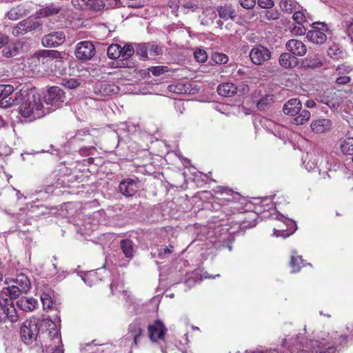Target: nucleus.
I'll list each match as a JSON object with an SVG mask.
<instances>
[{
    "instance_id": "nucleus-1",
    "label": "nucleus",
    "mask_w": 353,
    "mask_h": 353,
    "mask_svg": "<svg viewBox=\"0 0 353 353\" xmlns=\"http://www.w3.org/2000/svg\"><path fill=\"white\" fill-rule=\"evenodd\" d=\"M59 57L60 52L57 50H43L32 57L30 64L37 72H46L51 68L54 59Z\"/></svg>"
},
{
    "instance_id": "nucleus-2",
    "label": "nucleus",
    "mask_w": 353,
    "mask_h": 353,
    "mask_svg": "<svg viewBox=\"0 0 353 353\" xmlns=\"http://www.w3.org/2000/svg\"><path fill=\"white\" fill-rule=\"evenodd\" d=\"M43 103L40 98L35 95L28 96L27 99L23 101L19 107V113L23 117L28 118L30 120H35L44 115L42 110Z\"/></svg>"
},
{
    "instance_id": "nucleus-3",
    "label": "nucleus",
    "mask_w": 353,
    "mask_h": 353,
    "mask_svg": "<svg viewBox=\"0 0 353 353\" xmlns=\"http://www.w3.org/2000/svg\"><path fill=\"white\" fill-rule=\"evenodd\" d=\"M41 329H42L41 320L34 317L26 319L20 328L21 340L26 345L33 343L37 341Z\"/></svg>"
},
{
    "instance_id": "nucleus-4",
    "label": "nucleus",
    "mask_w": 353,
    "mask_h": 353,
    "mask_svg": "<svg viewBox=\"0 0 353 353\" xmlns=\"http://www.w3.org/2000/svg\"><path fill=\"white\" fill-rule=\"evenodd\" d=\"M302 103L299 99H288V123L296 125H302L310 118V112L307 110H301Z\"/></svg>"
},
{
    "instance_id": "nucleus-5",
    "label": "nucleus",
    "mask_w": 353,
    "mask_h": 353,
    "mask_svg": "<svg viewBox=\"0 0 353 353\" xmlns=\"http://www.w3.org/2000/svg\"><path fill=\"white\" fill-rule=\"evenodd\" d=\"M312 30H309L306 34L307 40L313 43L322 45L327 40L325 32H329L328 26L325 22L316 21L310 25Z\"/></svg>"
},
{
    "instance_id": "nucleus-6",
    "label": "nucleus",
    "mask_w": 353,
    "mask_h": 353,
    "mask_svg": "<svg viewBox=\"0 0 353 353\" xmlns=\"http://www.w3.org/2000/svg\"><path fill=\"white\" fill-rule=\"evenodd\" d=\"M307 51L306 46L297 39L288 40V68L296 65V57L303 56Z\"/></svg>"
},
{
    "instance_id": "nucleus-7",
    "label": "nucleus",
    "mask_w": 353,
    "mask_h": 353,
    "mask_svg": "<svg viewBox=\"0 0 353 353\" xmlns=\"http://www.w3.org/2000/svg\"><path fill=\"white\" fill-rule=\"evenodd\" d=\"M0 323H6L8 320L12 323L19 321V316L12 300L5 299L2 303L0 301Z\"/></svg>"
},
{
    "instance_id": "nucleus-8",
    "label": "nucleus",
    "mask_w": 353,
    "mask_h": 353,
    "mask_svg": "<svg viewBox=\"0 0 353 353\" xmlns=\"http://www.w3.org/2000/svg\"><path fill=\"white\" fill-rule=\"evenodd\" d=\"M44 100L47 104L55 108H61L66 100L65 92L58 86H52L48 89L44 95Z\"/></svg>"
},
{
    "instance_id": "nucleus-9",
    "label": "nucleus",
    "mask_w": 353,
    "mask_h": 353,
    "mask_svg": "<svg viewBox=\"0 0 353 353\" xmlns=\"http://www.w3.org/2000/svg\"><path fill=\"white\" fill-rule=\"evenodd\" d=\"M134 48L132 44H125L123 47L117 43H112L108 48L107 55L111 59H118L119 57H132Z\"/></svg>"
},
{
    "instance_id": "nucleus-10",
    "label": "nucleus",
    "mask_w": 353,
    "mask_h": 353,
    "mask_svg": "<svg viewBox=\"0 0 353 353\" xmlns=\"http://www.w3.org/2000/svg\"><path fill=\"white\" fill-rule=\"evenodd\" d=\"M167 331L168 329L159 319L155 320L153 323L150 324L148 327V337L153 343L158 341H164Z\"/></svg>"
},
{
    "instance_id": "nucleus-11",
    "label": "nucleus",
    "mask_w": 353,
    "mask_h": 353,
    "mask_svg": "<svg viewBox=\"0 0 353 353\" xmlns=\"http://www.w3.org/2000/svg\"><path fill=\"white\" fill-rule=\"evenodd\" d=\"M95 54V48L94 45L88 41H81L76 46V57L81 61H86L90 60Z\"/></svg>"
},
{
    "instance_id": "nucleus-12",
    "label": "nucleus",
    "mask_w": 353,
    "mask_h": 353,
    "mask_svg": "<svg viewBox=\"0 0 353 353\" xmlns=\"http://www.w3.org/2000/svg\"><path fill=\"white\" fill-rule=\"evenodd\" d=\"M17 93L14 94V87L12 85L0 84V105L8 108L15 104Z\"/></svg>"
},
{
    "instance_id": "nucleus-13",
    "label": "nucleus",
    "mask_w": 353,
    "mask_h": 353,
    "mask_svg": "<svg viewBox=\"0 0 353 353\" xmlns=\"http://www.w3.org/2000/svg\"><path fill=\"white\" fill-rule=\"evenodd\" d=\"M250 57L254 64L261 65L270 59L271 52L267 48L257 46L251 50Z\"/></svg>"
},
{
    "instance_id": "nucleus-14",
    "label": "nucleus",
    "mask_w": 353,
    "mask_h": 353,
    "mask_svg": "<svg viewBox=\"0 0 353 353\" xmlns=\"http://www.w3.org/2000/svg\"><path fill=\"white\" fill-rule=\"evenodd\" d=\"M65 36L63 32H54L45 35L41 40L42 45L47 48H57L64 43Z\"/></svg>"
},
{
    "instance_id": "nucleus-15",
    "label": "nucleus",
    "mask_w": 353,
    "mask_h": 353,
    "mask_svg": "<svg viewBox=\"0 0 353 353\" xmlns=\"http://www.w3.org/2000/svg\"><path fill=\"white\" fill-rule=\"evenodd\" d=\"M293 14L292 19L294 25H301L306 21V17L303 12V8L295 1L288 0V14Z\"/></svg>"
},
{
    "instance_id": "nucleus-16",
    "label": "nucleus",
    "mask_w": 353,
    "mask_h": 353,
    "mask_svg": "<svg viewBox=\"0 0 353 353\" xmlns=\"http://www.w3.org/2000/svg\"><path fill=\"white\" fill-rule=\"evenodd\" d=\"M219 196H216L217 202L225 208L234 199H241V195L226 187H220Z\"/></svg>"
},
{
    "instance_id": "nucleus-17",
    "label": "nucleus",
    "mask_w": 353,
    "mask_h": 353,
    "mask_svg": "<svg viewBox=\"0 0 353 353\" xmlns=\"http://www.w3.org/2000/svg\"><path fill=\"white\" fill-rule=\"evenodd\" d=\"M41 24L31 19H26L21 21L13 28L12 34L14 36L23 35L26 33L39 28Z\"/></svg>"
},
{
    "instance_id": "nucleus-18",
    "label": "nucleus",
    "mask_w": 353,
    "mask_h": 353,
    "mask_svg": "<svg viewBox=\"0 0 353 353\" xmlns=\"http://www.w3.org/2000/svg\"><path fill=\"white\" fill-rule=\"evenodd\" d=\"M128 335L129 338L133 340L131 343V348L137 347L140 339L143 336V330L141 324L137 322L130 323L128 327Z\"/></svg>"
},
{
    "instance_id": "nucleus-19",
    "label": "nucleus",
    "mask_w": 353,
    "mask_h": 353,
    "mask_svg": "<svg viewBox=\"0 0 353 353\" xmlns=\"http://www.w3.org/2000/svg\"><path fill=\"white\" fill-rule=\"evenodd\" d=\"M120 192L126 196H133L137 191V182L132 179H125L119 185Z\"/></svg>"
},
{
    "instance_id": "nucleus-20",
    "label": "nucleus",
    "mask_w": 353,
    "mask_h": 353,
    "mask_svg": "<svg viewBox=\"0 0 353 353\" xmlns=\"http://www.w3.org/2000/svg\"><path fill=\"white\" fill-rule=\"evenodd\" d=\"M245 204V199L241 196V199H234L223 210L227 214L241 213L244 210Z\"/></svg>"
},
{
    "instance_id": "nucleus-21",
    "label": "nucleus",
    "mask_w": 353,
    "mask_h": 353,
    "mask_svg": "<svg viewBox=\"0 0 353 353\" xmlns=\"http://www.w3.org/2000/svg\"><path fill=\"white\" fill-rule=\"evenodd\" d=\"M332 124L331 120L328 119H318L312 122L310 127L314 132L321 134L329 131Z\"/></svg>"
},
{
    "instance_id": "nucleus-22",
    "label": "nucleus",
    "mask_w": 353,
    "mask_h": 353,
    "mask_svg": "<svg viewBox=\"0 0 353 353\" xmlns=\"http://www.w3.org/2000/svg\"><path fill=\"white\" fill-rule=\"evenodd\" d=\"M41 327L42 329L46 328L49 331L48 334L52 339H57L58 340L57 343H61V334L53 321L48 319H43L41 320Z\"/></svg>"
},
{
    "instance_id": "nucleus-23",
    "label": "nucleus",
    "mask_w": 353,
    "mask_h": 353,
    "mask_svg": "<svg viewBox=\"0 0 353 353\" xmlns=\"http://www.w3.org/2000/svg\"><path fill=\"white\" fill-rule=\"evenodd\" d=\"M307 343V341L304 338L303 335L299 334L296 335V338H292L290 342L291 345L296 347L295 349H290V347L288 346V351H290V353H303L304 350L303 348L306 346Z\"/></svg>"
},
{
    "instance_id": "nucleus-24",
    "label": "nucleus",
    "mask_w": 353,
    "mask_h": 353,
    "mask_svg": "<svg viewBox=\"0 0 353 353\" xmlns=\"http://www.w3.org/2000/svg\"><path fill=\"white\" fill-rule=\"evenodd\" d=\"M216 90L220 96L230 97L236 94L238 88L232 83H223L217 87Z\"/></svg>"
},
{
    "instance_id": "nucleus-25",
    "label": "nucleus",
    "mask_w": 353,
    "mask_h": 353,
    "mask_svg": "<svg viewBox=\"0 0 353 353\" xmlns=\"http://www.w3.org/2000/svg\"><path fill=\"white\" fill-rule=\"evenodd\" d=\"M216 12L219 17L225 21L230 19H234L235 17V10L231 4H225L223 6H217Z\"/></svg>"
},
{
    "instance_id": "nucleus-26",
    "label": "nucleus",
    "mask_w": 353,
    "mask_h": 353,
    "mask_svg": "<svg viewBox=\"0 0 353 353\" xmlns=\"http://www.w3.org/2000/svg\"><path fill=\"white\" fill-rule=\"evenodd\" d=\"M37 301L33 298L21 297L17 302V306L25 312H32L36 308Z\"/></svg>"
},
{
    "instance_id": "nucleus-27",
    "label": "nucleus",
    "mask_w": 353,
    "mask_h": 353,
    "mask_svg": "<svg viewBox=\"0 0 353 353\" xmlns=\"http://www.w3.org/2000/svg\"><path fill=\"white\" fill-rule=\"evenodd\" d=\"M327 55L334 60L344 59L346 56V52L338 44H334L327 49Z\"/></svg>"
},
{
    "instance_id": "nucleus-28",
    "label": "nucleus",
    "mask_w": 353,
    "mask_h": 353,
    "mask_svg": "<svg viewBox=\"0 0 353 353\" xmlns=\"http://www.w3.org/2000/svg\"><path fill=\"white\" fill-rule=\"evenodd\" d=\"M340 149L343 155L353 157V137L341 139Z\"/></svg>"
},
{
    "instance_id": "nucleus-29",
    "label": "nucleus",
    "mask_w": 353,
    "mask_h": 353,
    "mask_svg": "<svg viewBox=\"0 0 353 353\" xmlns=\"http://www.w3.org/2000/svg\"><path fill=\"white\" fill-rule=\"evenodd\" d=\"M97 88H99V92L103 96H110L117 94L119 92V88L113 83H101Z\"/></svg>"
},
{
    "instance_id": "nucleus-30",
    "label": "nucleus",
    "mask_w": 353,
    "mask_h": 353,
    "mask_svg": "<svg viewBox=\"0 0 353 353\" xmlns=\"http://www.w3.org/2000/svg\"><path fill=\"white\" fill-rule=\"evenodd\" d=\"M13 283L17 285L19 290L23 291L24 293L27 292L31 287V283L28 277L22 273L17 276L16 279L13 280Z\"/></svg>"
},
{
    "instance_id": "nucleus-31",
    "label": "nucleus",
    "mask_w": 353,
    "mask_h": 353,
    "mask_svg": "<svg viewBox=\"0 0 353 353\" xmlns=\"http://www.w3.org/2000/svg\"><path fill=\"white\" fill-rule=\"evenodd\" d=\"M121 249L125 257L132 259L134 256V243L131 239H125L120 241Z\"/></svg>"
},
{
    "instance_id": "nucleus-32",
    "label": "nucleus",
    "mask_w": 353,
    "mask_h": 353,
    "mask_svg": "<svg viewBox=\"0 0 353 353\" xmlns=\"http://www.w3.org/2000/svg\"><path fill=\"white\" fill-rule=\"evenodd\" d=\"M83 280L90 287L97 285L101 281V279L99 277V273L96 271H90L85 274Z\"/></svg>"
},
{
    "instance_id": "nucleus-33",
    "label": "nucleus",
    "mask_w": 353,
    "mask_h": 353,
    "mask_svg": "<svg viewBox=\"0 0 353 353\" xmlns=\"http://www.w3.org/2000/svg\"><path fill=\"white\" fill-rule=\"evenodd\" d=\"M132 57H121V59L117 60L115 63L116 68H128L132 69L135 71V68H137L136 61L131 59Z\"/></svg>"
},
{
    "instance_id": "nucleus-34",
    "label": "nucleus",
    "mask_w": 353,
    "mask_h": 353,
    "mask_svg": "<svg viewBox=\"0 0 353 353\" xmlns=\"http://www.w3.org/2000/svg\"><path fill=\"white\" fill-rule=\"evenodd\" d=\"M1 293L5 294L6 295H8L10 297V300H12V299L19 297L21 294L24 292L21 291L19 286L13 283V284L10 286L3 288L1 290Z\"/></svg>"
},
{
    "instance_id": "nucleus-35",
    "label": "nucleus",
    "mask_w": 353,
    "mask_h": 353,
    "mask_svg": "<svg viewBox=\"0 0 353 353\" xmlns=\"http://www.w3.org/2000/svg\"><path fill=\"white\" fill-rule=\"evenodd\" d=\"M134 52L142 60L148 59V43H141L135 45Z\"/></svg>"
},
{
    "instance_id": "nucleus-36",
    "label": "nucleus",
    "mask_w": 353,
    "mask_h": 353,
    "mask_svg": "<svg viewBox=\"0 0 353 353\" xmlns=\"http://www.w3.org/2000/svg\"><path fill=\"white\" fill-rule=\"evenodd\" d=\"M274 103V95L272 94H265L257 102L256 106L259 110H263L270 108Z\"/></svg>"
},
{
    "instance_id": "nucleus-37",
    "label": "nucleus",
    "mask_w": 353,
    "mask_h": 353,
    "mask_svg": "<svg viewBox=\"0 0 353 353\" xmlns=\"http://www.w3.org/2000/svg\"><path fill=\"white\" fill-rule=\"evenodd\" d=\"M189 90V88L184 83L176 82L168 86V90L175 94H185Z\"/></svg>"
},
{
    "instance_id": "nucleus-38",
    "label": "nucleus",
    "mask_w": 353,
    "mask_h": 353,
    "mask_svg": "<svg viewBox=\"0 0 353 353\" xmlns=\"http://www.w3.org/2000/svg\"><path fill=\"white\" fill-rule=\"evenodd\" d=\"M296 252L293 251L292 254L291 255V260H290V266L292 268V272H296L300 270L301 266L300 263H303V260L302 259L301 256H296Z\"/></svg>"
},
{
    "instance_id": "nucleus-39",
    "label": "nucleus",
    "mask_w": 353,
    "mask_h": 353,
    "mask_svg": "<svg viewBox=\"0 0 353 353\" xmlns=\"http://www.w3.org/2000/svg\"><path fill=\"white\" fill-rule=\"evenodd\" d=\"M61 10L60 6L50 5L40 10V14L43 17H49L59 13Z\"/></svg>"
},
{
    "instance_id": "nucleus-40",
    "label": "nucleus",
    "mask_w": 353,
    "mask_h": 353,
    "mask_svg": "<svg viewBox=\"0 0 353 353\" xmlns=\"http://www.w3.org/2000/svg\"><path fill=\"white\" fill-rule=\"evenodd\" d=\"M288 29L294 36H301L305 34L306 32V28L303 26V24L297 26H295V24L292 25L290 21H288Z\"/></svg>"
},
{
    "instance_id": "nucleus-41",
    "label": "nucleus",
    "mask_w": 353,
    "mask_h": 353,
    "mask_svg": "<svg viewBox=\"0 0 353 353\" xmlns=\"http://www.w3.org/2000/svg\"><path fill=\"white\" fill-rule=\"evenodd\" d=\"M148 70L155 77H159L169 71L168 67L165 65L152 66Z\"/></svg>"
},
{
    "instance_id": "nucleus-42",
    "label": "nucleus",
    "mask_w": 353,
    "mask_h": 353,
    "mask_svg": "<svg viewBox=\"0 0 353 353\" xmlns=\"http://www.w3.org/2000/svg\"><path fill=\"white\" fill-rule=\"evenodd\" d=\"M88 8L86 10L99 11L103 9L105 6L102 0H90L88 1Z\"/></svg>"
},
{
    "instance_id": "nucleus-43",
    "label": "nucleus",
    "mask_w": 353,
    "mask_h": 353,
    "mask_svg": "<svg viewBox=\"0 0 353 353\" xmlns=\"http://www.w3.org/2000/svg\"><path fill=\"white\" fill-rule=\"evenodd\" d=\"M195 60L199 63H204L208 59V54L205 50L196 48L194 52Z\"/></svg>"
},
{
    "instance_id": "nucleus-44",
    "label": "nucleus",
    "mask_w": 353,
    "mask_h": 353,
    "mask_svg": "<svg viewBox=\"0 0 353 353\" xmlns=\"http://www.w3.org/2000/svg\"><path fill=\"white\" fill-rule=\"evenodd\" d=\"M212 59L217 64H225L228 61V57L221 52H215L212 55Z\"/></svg>"
},
{
    "instance_id": "nucleus-45",
    "label": "nucleus",
    "mask_w": 353,
    "mask_h": 353,
    "mask_svg": "<svg viewBox=\"0 0 353 353\" xmlns=\"http://www.w3.org/2000/svg\"><path fill=\"white\" fill-rule=\"evenodd\" d=\"M148 52L151 57L159 56L163 54L162 48L157 44L148 43Z\"/></svg>"
},
{
    "instance_id": "nucleus-46",
    "label": "nucleus",
    "mask_w": 353,
    "mask_h": 353,
    "mask_svg": "<svg viewBox=\"0 0 353 353\" xmlns=\"http://www.w3.org/2000/svg\"><path fill=\"white\" fill-rule=\"evenodd\" d=\"M3 55L6 58H10L16 56L18 54V49L13 45H10L6 47L2 50Z\"/></svg>"
},
{
    "instance_id": "nucleus-47",
    "label": "nucleus",
    "mask_w": 353,
    "mask_h": 353,
    "mask_svg": "<svg viewBox=\"0 0 353 353\" xmlns=\"http://www.w3.org/2000/svg\"><path fill=\"white\" fill-rule=\"evenodd\" d=\"M61 84L69 89H74L79 85V81L75 79H63Z\"/></svg>"
},
{
    "instance_id": "nucleus-48",
    "label": "nucleus",
    "mask_w": 353,
    "mask_h": 353,
    "mask_svg": "<svg viewBox=\"0 0 353 353\" xmlns=\"http://www.w3.org/2000/svg\"><path fill=\"white\" fill-rule=\"evenodd\" d=\"M311 353H339L334 346H330L328 347H319L314 349Z\"/></svg>"
},
{
    "instance_id": "nucleus-49",
    "label": "nucleus",
    "mask_w": 353,
    "mask_h": 353,
    "mask_svg": "<svg viewBox=\"0 0 353 353\" xmlns=\"http://www.w3.org/2000/svg\"><path fill=\"white\" fill-rule=\"evenodd\" d=\"M41 301L44 309H49L52 305V298L48 294L43 293L41 296Z\"/></svg>"
},
{
    "instance_id": "nucleus-50",
    "label": "nucleus",
    "mask_w": 353,
    "mask_h": 353,
    "mask_svg": "<svg viewBox=\"0 0 353 353\" xmlns=\"http://www.w3.org/2000/svg\"><path fill=\"white\" fill-rule=\"evenodd\" d=\"M280 13L276 10H268L265 12V17L268 20H275L279 18Z\"/></svg>"
},
{
    "instance_id": "nucleus-51",
    "label": "nucleus",
    "mask_w": 353,
    "mask_h": 353,
    "mask_svg": "<svg viewBox=\"0 0 353 353\" xmlns=\"http://www.w3.org/2000/svg\"><path fill=\"white\" fill-rule=\"evenodd\" d=\"M241 6L248 10L252 9L256 3V0H239Z\"/></svg>"
},
{
    "instance_id": "nucleus-52",
    "label": "nucleus",
    "mask_w": 353,
    "mask_h": 353,
    "mask_svg": "<svg viewBox=\"0 0 353 353\" xmlns=\"http://www.w3.org/2000/svg\"><path fill=\"white\" fill-rule=\"evenodd\" d=\"M257 3L259 7L265 9H271L274 5L272 0H258Z\"/></svg>"
},
{
    "instance_id": "nucleus-53",
    "label": "nucleus",
    "mask_w": 353,
    "mask_h": 353,
    "mask_svg": "<svg viewBox=\"0 0 353 353\" xmlns=\"http://www.w3.org/2000/svg\"><path fill=\"white\" fill-rule=\"evenodd\" d=\"M296 230V223L294 220L288 218V236L294 234Z\"/></svg>"
},
{
    "instance_id": "nucleus-54",
    "label": "nucleus",
    "mask_w": 353,
    "mask_h": 353,
    "mask_svg": "<svg viewBox=\"0 0 353 353\" xmlns=\"http://www.w3.org/2000/svg\"><path fill=\"white\" fill-rule=\"evenodd\" d=\"M351 81V78L348 76H341L336 79V83L339 85H345Z\"/></svg>"
},
{
    "instance_id": "nucleus-55",
    "label": "nucleus",
    "mask_w": 353,
    "mask_h": 353,
    "mask_svg": "<svg viewBox=\"0 0 353 353\" xmlns=\"http://www.w3.org/2000/svg\"><path fill=\"white\" fill-rule=\"evenodd\" d=\"M350 70V68L344 64L339 65L336 68V71L339 72V74H344L345 72H349Z\"/></svg>"
},
{
    "instance_id": "nucleus-56",
    "label": "nucleus",
    "mask_w": 353,
    "mask_h": 353,
    "mask_svg": "<svg viewBox=\"0 0 353 353\" xmlns=\"http://www.w3.org/2000/svg\"><path fill=\"white\" fill-rule=\"evenodd\" d=\"M9 37L2 33H0V48L8 43Z\"/></svg>"
},
{
    "instance_id": "nucleus-57",
    "label": "nucleus",
    "mask_w": 353,
    "mask_h": 353,
    "mask_svg": "<svg viewBox=\"0 0 353 353\" xmlns=\"http://www.w3.org/2000/svg\"><path fill=\"white\" fill-rule=\"evenodd\" d=\"M273 234L275 236H276V237L282 236L284 239L287 236L286 231L284 230H276V229H274Z\"/></svg>"
},
{
    "instance_id": "nucleus-58",
    "label": "nucleus",
    "mask_w": 353,
    "mask_h": 353,
    "mask_svg": "<svg viewBox=\"0 0 353 353\" xmlns=\"http://www.w3.org/2000/svg\"><path fill=\"white\" fill-rule=\"evenodd\" d=\"M280 64L284 68H287V53H282L279 58Z\"/></svg>"
},
{
    "instance_id": "nucleus-59",
    "label": "nucleus",
    "mask_w": 353,
    "mask_h": 353,
    "mask_svg": "<svg viewBox=\"0 0 353 353\" xmlns=\"http://www.w3.org/2000/svg\"><path fill=\"white\" fill-rule=\"evenodd\" d=\"M256 224V222L255 221V219H254L252 221L248 223L246 221H243L242 224H241V226L243 228H252V227H254Z\"/></svg>"
},
{
    "instance_id": "nucleus-60",
    "label": "nucleus",
    "mask_w": 353,
    "mask_h": 353,
    "mask_svg": "<svg viewBox=\"0 0 353 353\" xmlns=\"http://www.w3.org/2000/svg\"><path fill=\"white\" fill-rule=\"evenodd\" d=\"M310 63H309L307 64V66L309 68H319V67H321L323 65V63L321 61H317L316 60L312 61V60L310 61Z\"/></svg>"
},
{
    "instance_id": "nucleus-61",
    "label": "nucleus",
    "mask_w": 353,
    "mask_h": 353,
    "mask_svg": "<svg viewBox=\"0 0 353 353\" xmlns=\"http://www.w3.org/2000/svg\"><path fill=\"white\" fill-rule=\"evenodd\" d=\"M52 353H64L63 345L61 343H59L57 346H56Z\"/></svg>"
},
{
    "instance_id": "nucleus-62",
    "label": "nucleus",
    "mask_w": 353,
    "mask_h": 353,
    "mask_svg": "<svg viewBox=\"0 0 353 353\" xmlns=\"http://www.w3.org/2000/svg\"><path fill=\"white\" fill-rule=\"evenodd\" d=\"M315 105H316V103L313 100L309 99V100H307V101L305 102V106L308 108H314Z\"/></svg>"
},
{
    "instance_id": "nucleus-63",
    "label": "nucleus",
    "mask_w": 353,
    "mask_h": 353,
    "mask_svg": "<svg viewBox=\"0 0 353 353\" xmlns=\"http://www.w3.org/2000/svg\"><path fill=\"white\" fill-rule=\"evenodd\" d=\"M347 32H352V33H353V23H351V24L348 26V28H347Z\"/></svg>"
},
{
    "instance_id": "nucleus-64",
    "label": "nucleus",
    "mask_w": 353,
    "mask_h": 353,
    "mask_svg": "<svg viewBox=\"0 0 353 353\" xmlns=\"http://www.w3.org/2000/svg\"><path fill=\"white\" fill-rule=\"evenodd\" d=\"M255 353H272L270 351H263L261 350H256Z\"/></svg>"
}]
</instances>
